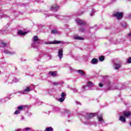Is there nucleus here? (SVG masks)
<instances>
[{
    "mask_svg": "<svg viewBox=\"0 0 131 131\" xmlns=\"http://www.w3.org/2000/svg\"><path fill=\"white\" fill-rule=\"evenodd\" d=\"M88 87L90 86H94V85H95V84H94V83H93V82L89 81L88 83H87Z\"/></svg>",
    "mask_w": 131,
    "mask_h": 131,
    "instance_id": "obj_15",
    "label": "nucleus"
},
{
    "mask_svg": "<svg viewBox=\"0 0 131 131\" xmlns=\"http://www.w3.org/2000/svg\"><path fill=\"white\" fill-rule=\"evenodd\" d=\"M14 114L17 115V114H20V111L19 110H16L14 112Z\"/></svg>",
    "mask_w": 131,
    "mask_h": 131,
    "instance_id": "obj_25",
    "label": "nucleus"
},
{
    "mask_svg": "<svg viewBox=\"0 0 131 131\" xmlns=\"http://www.w3.org/2000/svg\"><path fill=\"white\" fill-rule=\"evenodd\" d=\"M123 114H124V116H125V117H128L131 116V113L129 111L123 112Z\"/></svg>",
    "mask_w": 131,
    "mask_h": 131,
    "instance_id": "obj_6",
    "label": "nucleus"
},
{
    "mask_svg": "<svg viewBox=\"0 0 131 131\" xmlns=\"http://www.w3.org/2000/svg\"><path fill=\"white\" fill-rule=\"evenodd\" d=\"M98 118L99 122L103 121V117L101 116H98Z\"/></svg>",
    "mask_w": 131,
    "mask_h": 131,
    "instance_id": "obj_20",
    "label": "nucleus"
},
{
    "mask_svg": "<svg viewBox=\"0 0 131 131\" xmlns=\"http://www.w3.org/2000/svg\"><path fill=\"white\" fill-rule=\"evenodd\" d=\"M51 33H57V30H53L51 31Z\"/></svg>",
    "mask_w": 131,
    "mask_h": 131,
    "instance_id": "obj_27",
    "label": "nucleus"
},
{
    "mask_svg": "<svg viewBox=\"0 0 131 131\" xmlns=\"http://www.w3.org/2000/svg\"><path fill=\"white\" fill-rule=\"evenodd\" d=\"M113 17H115L118 19V20H120L123 17V12H116L113 14Z\"/></svg>",
    "mask_w": 131,
    "mask_h": 131,
    "instance_id": "obj_1",
    "label": "nucleus"
},
{
    "mask_svg": "<svg viewBox=\"0 0 131 131\" xmlns=\"http://www.w3.org/2000/svg\"><path fill=\"white\" fill-rule=\"evenodd\" d=\"M77 24H79V25H82L84 26V25H86V22L84 21L82 19H78L76 20Z\"/></svg>",
    "mask_w": 131,
    "mask_h": 131,
    "instance_id": "obj_2",
    "label": "nucleus"
},
{
    "mask_svg": "<svg viewBox=\"0 0 131 131\" xmlns=\"http://www.w3.org/2000/svg\"><path fill=\"white\" fill-rule=\"evenodd\" d=\"M79 31H84V29H82L81 30H79Z\"/></svg>",
    "mask_w": 131,
    "mask_h": 131,
    "instance_id": "obj_32",
    "label": "nucleus"
},
{
    "mask_svg": "<svg viewBox=\"0 0 131 131\" xmlns=\"http://www.w3.org/2000/svg\"><path fill=\"white\" fill-rule=\"evenodd\" d=\"M130 125L131 126V122H130Z\"/></svg>",
    "mask_w": 131,
    "mask_h": 131,
    "instance_id": "obj_35",
    "label": "nucleus"
},
{
    "mask_svg": "<svg viewBox=\"0 0 131 131\" xmlns=\"http://www.w3.org/2000/svg\"><path fill=\"white\" fill-rule=\"evenodd\" d=\"M23 108H25V106H19L17 107V109L18 110H19L20 111V110H23Z\"/></svg>",
    "mask_w": 131,
    "mask_h": 131,
    "instance_id": "obj_23",
    "label": "nucleus"
},
{
    "mask_svg": "<svg viewBox=\"0 0 131 131\" xmlns=\"http://www.w3.org/2000/svg\"><path fill=\"white\" fill-rule=\"evenodd\" d=\"M103 84H102V83H100L99 86H100V88H103Z\"/></svg>",
    "mask_w": 131,
    "mask_h": 131,
    "instance_id": "obj_30",
    "label": "nucleus"
},
{
    "mask_svg": "<svg viewBox=\"0 0 131 131\" xmlns=\"http://www.w3.org/2000/svg\"><path fill=\"white\" fill-rule=\"evenodd\" d=\"M1 45H3L2 47L5 48V47H7L8 43L3 41L1 42Z\"/></svg>",
    "mask_w": 131,
    "mask_h": 131,
    "instance_id": "obj_21",
    "label": "nucleus"
},
{
    "mask_svg": "<svg viewBox=\"0 0 131 131\" xmlns=\"http://www.w3.org/2000/svg\"><path fill=\"white\" fill-rule=\"evenodd\" d=\"M49 74H50V75L53 77H56V76H57V71H50Z\"/></svg>",
    "mask_w": 131,
    "mask_h": 131,
    "instance_id": "obj_8",
    "label": "nucleus"
},
{
    "mask_svg": "<svg viewBox=\"0 0 131 131\" xmlns=\"http://www.w3.org/2000/svg\"><path fill=\"white\" fill-rule=\"evenodd\" d=\"M38 36H35L34 37V42H36L38 40Z\"/></svg>",
    "mask_w": 131,
    "mask_h": 131,
    "instance_id": "obj_22",
    "label": "nucleus"
},
{
    "mask_svg": "<svg viewBox=\"0 0 131 131\" xmlns=\"http://www.w3.org/2000/svg\"><path fill=\"white\" fill-rule=\"evenodd\" d=\"M24 129L25 130H27V131L31 130V128H30V127H26V128H24Z\"/></svg>",
    "mask_w": 131,
    "mask_h": 131,
    "instance_id": "obj_26",
    "label": "nucleus"
},
{
    "mask_svg": "<svg viewBox=\"0 0 131 131\" xmlns=\"http://www.w3.org/2000/svg\"><path fill=\"white\" fill-rule=\"evenodd\" d=\"M97 115V114L96 113H89L87 114V117L89 119L91 118H93V117H95Z\"/></svg>",
    "mask_w": 131,
    "mask_h": 131,
    "instance_id": "obj_5",
    "label": "nucleus"
},
{
    "mask_svg": "<svg viewBox=\"0 0 131 131\" xmlns=\"http://www.w3.org/2000/svg\"><path fill=\"white\" fill-rule=\"evenodd\" d=\"M4 53H5V54H9V55H12V54H13V53H12V52L9 51V50H7V49H6V50L4 51Z\"/></svg>",
    "mask_w": 131,
    "mask_h": 131,
    "instance_id": "obj_18",
    "label": "nucleus"
},
{
    "mask_svg": "<svg viewBox=\"0 0 131 131\" xmlns=\"http://www.w3.org/2000/svg\"><path fill=\"white\" fill-rule=\"evenodd\" d=\"M62 41L55 40L54 41H51L48 43V45H57V43H61Z\"/></svg>",
    "mask_w": 131,
    "mask_h": 131,
    "instance_id": "obj_7",
    "label": "nucleus"
},
{
    "mask_svg": "<svg viewBox=\"0 0 131 131\" xmlns=\"http://www.w3.org/2000/svg\"><path fill=\"white\" fill-rule=\"evenodd\" d=\"M127 63H131V57L127 60Z\"/></svg>",
    "mask_w": 131,
    "mask_h": 131,
    "instance_id": "obj_29",
    "label": "nucleus"
},
{
    "mask_svg": "<svg viewBox=\"0 0 131 131\" xmlns=\"http://www.w3.org/2000/svg\"><path fill=\"white\" fill-rule=\"evenodd\" d=\"M54 85H55V86H57V85H58L59 84V83L58 82H54L53 83Z\"/></svg>",
    "mask_w": 131,
    "mask_h": 131,
    "instance_id": "obj_28",
    "label": "nucleus"
},
{
    "mask_svg": "<svg viewBox=\"0 0 131 131\" xmlns=\"http://www.w3.org/2000/svg\"><path fill=\"white\" fill-rule=\"evenodd\" d=\"M77 72H78V73L80 75H83V76L85 75V73H84V72H83V71L81 70H77Z\"/></svg>",
    "mask_w": 131,
    "mask_h": 131,
    "instance_id": "obj_11",
    "label": "nucleus"
},
{
    "mask_svg": "<svg viewBox=\"0 0 131 131\" xmlns=\"http://www.w3.org/2000/svg\"><path fill=\"white\" fill-rule=\"evenodd\" d=\"M99 62L98 60V59L97 58H93L91 60V63L92 64H97V63Z\"/></svg>",
    "mask_w": 131,
    "mask_h": 131,
    "instance_id": "obj_9",
    "label": "nucleus"
},
{
    "mask_svg": "<svg viewBox=\"0 0 131 131\" xmlns=\"http://www.w3.org/2000/svg\"><path fill=\"white\" fill-rule=\"evenodd\" d=\"M105 60V56L102 55L99 56V61H100V62H103V61H104Z\"/></svg>",
    "mask_w": 131,
    "mask_h": 131,
    "instance_id": "obj_16",
    "label": "nucleus"
},
{
    "mask_svg": "<svg viewBox=\"0 0 131 131\" xmlns=\"http://www.w3.org/2000/svg\"><path fill=\"white\" fill-rule=\"evenodd\" d=\"M76 39H79V40H83V38L81 37H76Z\"/></svg>",
    "mask_w": 131,
    "mask_h": 131,
    "instance_id": "obj_24",
    "label": "nucleus"
},
{
    "mask_svg": "<svg viewBox=\"0 0 131 131\" xmlns=\"http://www.w3.org/2000/svg\"><path fill=\"white\" fill-rule=\"evenodd\" d=\"M119 120H120V121H122V122H125V121H126L125 118L122 116H121L120 117Z\"/></svg>",
    "mask_w": 131,
    "mask_h": 131,
    "instance_id": "obj_13",
    "label": "nucleus"
},
{
    "mask_svg": "<svg viewBox=\"0 0 131 131\" xmlns=\"http://www.w3.org/2000/svg\"><path fill=\"white\" fill-rule=\"evenodd\" d=\"M128 36H130L131 33H129V34H128Z\"/></svg>",
    "mask_w": 131,
    "mask_h": 131,
    "instance_id": "obj_33",
    "label": "nucleus"
},
{
    "mask_svg": "<svg viewBox=\"0 0 131 131\" xmlns=\"http://www.w3.org/2000/svg\"><path fill=\"white\" fill-rule=\"evenodd\" d=\"M85 88H86V86H85V85H83L82 89L84 91H85Z\"/></svg>",
    "mask_w": 131,
    "mask_h": 131,
    "instance_id": "obj_31",
    "label": "nucleus"
},
{
    "mask_svg": "<svg viewBox=\"0 0 131 131\" xmlns=\"http://www.w3.org/2000/svg\"><path fill=\"white\" fill-rule=\"evenodd\" d=\"M30 91H31V90H30V87L29 86L26 87V88L25 89V92H26V93H29Z\"/></svg>",
    "mask_w": 131,
    "mask_h": 131,
    "instance_id": "obj_17",
    "label": "nucleus"
},
{
    "mask_svg": "<svg viewBox=\"0 0 131 131\" xmlns=\"http://www.w3.org/2000/svg\"><path fill=\"white\" fill-rule=\"evenodd\" d=\"M18 34H19V35H25V34H27V32H23L21 30H19Z\"/></svg>",
    "mask_w": 131,
    "mask_h": 131,
    "instance_id": "obj_10",
    "label": "nucleus"
},
{
    "mask_svg": "<svg viewBox=\"0 0 131 131\" xmlns=\"http://www.w3.org/2000/svg\"><path fill=\"white\" fill-rule=\"evenodd\" d=\"M46 131H54V128L52 127H48L46 128Z\"/></svg>",
    "mask_w": 131,
    "mask_h": 131,
    "instance_id": "obj_19",
    "label": "nucleus"
},
{
    "mask_svg": "<svg viewBox=\"0 0 131 131\" xmlns=\"http://www.w3.org/2000/svg\"><path fill=\"white\" fill-rule=\"evenodd\" d=\"M110 83H111L110 82H107V84H108V85H110Z\"/></svg>",
    "mask_w": 131,
    "mask_h": 131,
    "instance_id": "obj_34",
    "label": "nucleus"
},
{
    "mask_svg": "<svg viewBox=\"0 0 131 131\" xmlns=\"http://www.w3.org/2000/svg\"><path fill=\"white\" fill-rule=\"evenodd\" d=\"M66 96V94L64 93H62L61 95V98H59V101L60 102H64V100H65V97Z\"/></svg>",
    "mask_w": 131,
    "mask_h": 131,
    "instance_id": "obj_3",
    "label": "nucleus"
},
{
    "mask_svg": "<svg viewBox=\"0 0 131 131\" xmlns=\"http://www.w3.org/2000/svg\"><path fill=\"white\" fill-rule=\"evenodd\" d=\"M114 67H115V69L118 70V69H119V68H120L121 67V65H120V64H118V63H115Z\"/></svg>",
    "mask_w": 131,
    "mask_h": 131,
    "instance_id": "obj_12",
    "label": "nucleus"
},
{
    "mask_svg": "<svg viewBox=\"0 0 131 131\" xmlns=\"http://www.w3.org/2000/svg\"><path fill=\"white\" fill-rule=\"evenodd\" d=\"M58 57L60 59L63 58V49H60L58 50Z\"/></svg>",
    "mask_w": 131,
    "mask_h": 131,
    "instance_id": "obj_4",
    "label": "nucleus"
},
{
    "mask_svg": "<svg viewBox=\"0 0 131 131\" xmlns=\"http://www.w3.org/2000/svg\"><path fill=\"white\" fill-rule=\"evenodd\" d=\"M59 8V6H58L57 5H54L51 7V10H57V9Z\"/></svg>",
    "mask_w": 131,
    "mask_h": 131,
    "instance_id": "obj_14",
    "label": "nucleus"
}]
</instances>
